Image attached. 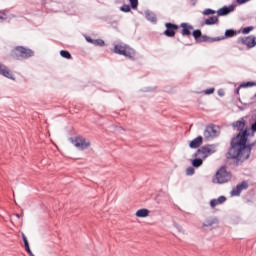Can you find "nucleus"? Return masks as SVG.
Instances as JSON below:
<instances>
[{"mask_svg": "<svg viewBox=\"0 0 256 256\" xmlns=\"http://www.w3.org/2000/svg\"><path fill=\"white\" fill-rule=\"evenodd\" d=\"M234 129H238L239 134L232 139L231 148L228 152L231 159H238V161H247L251 156V146H247V129H245V120L236 121L233 124Z\"/></svg>", "mask_w": 256, "mask_h": 256, "instance_id": "f257e3e1", "label": "nucleus"}, {"mask_svg": "<svg viewBox=\"0 0 256 256\" xmlns=\"http://www.w3.org/2000/svg\"><path fill=\"white\" fill-rule=\"evenodd\" d=\"M69 141L79 151H85L91 147V141L83 136L71 137Z\"/></svg>", "mask_w": 256, "mask_h": 256, "instance_id": "f03ea898", "label": "nucleus"}, {"mask_svg": "<svg viewBox=\"0 0 256 256\" xmlns=\"http://www.w3.org/2000/svg\"><path fill=\"white\" fill-rule=\"evenodd\" d=\"M114 53L118 55H124V57H128V59L135 58V51L133 48L125 45V44H118L114 47Z\"/></svg>", "mask_w": 256, "mask_h": 256, "instance_id": "7ed1b4c3", "label": "nucleus"}, {"mask_svg": "<svg viewBox=\"0 0 256 256\" xmlns=\"http://www.w3.org/2000/svg\"><path fill=\"white\" fill-rule=\"evenodd\" d=\"M213 153H217V145L210 144L198 149L196 157L207 159V157H209V155H213Z\"/></svg>", "mask_w": 256, "mask_h": 256, "instance_id": "20e7f679", "label": "nucleus"}, {"mask_svg": "<svg viewBox=\"0 0 256 256\" xmlns=\"http://www.w3.org/2000/svg\"><path fill=\"white\" fill-rule=\"evenodd\" d=\"M227 181H231V173L227 172L225 168H220L213 179V183L221 184L227 183Z\"/></svg>", "mask_w": 256, "mask_h": 256, "instance_id": "39448f33", "label": "nucleus"}, {"mask_svg": "<svg viewBox=\"0 0 256 256\" xmlns=\"http://www.w3.org/2000/svg\"><path fill=\"white\" fill-rule=\"evenodd\" d=\"M14 55L16 59H29V57H33V52L31 49L18 46L14 50Z\"/></svg>", "mask_w": 256, "mask_h": 256, "instance_id": "423d86ee", "label": "nucleus"}, {"mask_svg": "<svg viewBox=\"0 0 256 256\" xmlns=\"http://www.w3.org/2000/svg\"><path fill=\"white\" fill-rule=\"evenodd\" d=\"M215 137H219V130L214 125L207 126L204 130V138L209 140L215 139Z\"/></svg>", "mask_w": 256, "mask_h": 256, "instance_id": "0eeeda50", "label": "nucleus"}, {"mask_svg": "<svg viewBox=\"0 0 256 256\" xmlns=\"http://www.w3.org/2000/svg\"><path fill=\"white\" fill-rule=\"evenodd\" d=\"M235 35H237V32H235L234 30H226L225 31V36L224 37H217V38H212L210 39L207 36H202V40L203 41H223V39L227 38V37H235Z\"/></svg>", "mask_w": 256, "mask_h": 256, "instance_id": "6e6552de", "label": "nucleus"}, {"mask_svg": "<svg viewBox=\"0 0 256 256\" xmlns=\"http://www.w3.org/2000/svg\"><path fill=\"white\" fill-rule=\"evenodd\" d=\"M249 184L247 182H242L241 184H238L235 188L232 189L231 196L232 197H239L241 195V191H244V189H248Z\"/></svg>", "mask_w": 256, "mask_h": 256, "instance_id": "1a4fd4ad", "label": "nucleus"}, {"mask_svg": "<svg viewBox=\"0 0 256 256\" xmlns=\"http://www.w3.org/2000/svg\"><path fill=\"white\" fill-rule=\"evenodd\" d=\"M165 27L166 30L164 31V35H166V37H175V31L179 29V26L171 23H166Z\"/></svg>", "mask_w": 256, "mask_h": 256, "instance_id": "9d476101", "label": "nucleus"}, {"mask_svg": "<svg viewBox=\"0 0 256 256\" xmlns=\"http://www.w3.org/2000/svg\"><path fill=\"white\" fill-rule=\"evenodd\" d=\"M239 43H242V45H247L249 49H253L256 45L255 36H248L246 38H239Z\"/></svg>", "mask_w": 256, "mask_h": 256, "instance_id": "9b49d317", "label": "nucleus"}, {"mask_svg": "<svg viewBox=\"0 0 256 256\" xmlns=\"http://www.w3.org/2000/svg\"><path fill=\"white\" fill-rule=\"evenodd\" d=\"M0 75H3V77H6L7 79H11L12 81H15V77H13V73L10 69L7 68V66L0 63Z\"/></svg>", "mask_w": 256, "mask_h": 256, "instance_id": "f8f14e48", "label": "nucleus"}, {"mask_svg": "<svg viewBox=\"0 0 256 256\" xmlns=\"http://www.w3.org/2000/svg\"><path fill=\"white\" fill-rule=\"evenodd\" d=\"M235 11V5L225 6L218 10V15L223 17L224 15H229V13H233Z\"/></svg>", "mask_w": 256, "mask_h": 256, "instance_id": "ddd939ff", "label": "nucleus"}, {"mask_svg": "<svg viewBox=\"0 0 256 256\" xmlns=\"http://www.w3.org/2000/svg\"><path fill=\"white\" fill-rule=\"evenodd\" d=\"M180 27L182 28L181 34L184 37H189V35H191V31H193V26L187 24V23H182L180 25Z\"/></svg>", "mask_w": 256, "mask_h": 256, "instance_id": "4468645a", "label": "nucleus"}, {"mask_svg": "<svg viewBox=\"0 0 256 256\" xmlns=\"http://www.w3.org/2000/svg\"><path fill=\"white\" fill-rule=\"evenodd\" d=\"M201 145H203V137L202 136H198L197 138H195L194 140H192L189 143L190 149H198V147H201Z\"/></svg>", "mask_w": 256, "mask_h": 256, "instance_id": "2eb2a0df", "label": "nucleus"}, {"mask_svg": "<svg viewBox=\"0 0 256 256\" xmlns=\"http://www.w3.org/2000/svg\"><path fill=\"white\" fill-rule=\"evenodd\" d=\"M225 201H227V198H225V196H220L218 199H212L210 201V207H212V209H215L217 205H223Z\"/></svg>", "mask_w": 256, "mask_h": 256, "instance_id": "dca6fc26", "label": "nucleus"}, {"mask_svg": "<svg viewBox=\"0 0 256 256\" xmlns=\"http://www.w3.org/2000/svg\"><path fill=\"white\" fill-rule=\"evenodd\" d=\"M219 223V220H217V218H207L204 222H203V227H213V225H217Z\"/></svg>", "mask_w": 256, "mask_h": 256, "instance_id": "f3484780", "label": "nucleus"}, {"mask_svg": "<svg viewBox=\"0 0 256 256\" xmlns=\"http://www.w3.org/2000/svg\"><path fill=\"white\" fill-rule=\"evenodd\" d=\"M149 213L150 211L148 209H139L138 211H136V217H139V218H145V217H149Z\"/></svg>", "mask_w": 256, "mask_h": 256, "instance_id": "a211bd4d", "label": "nucleus"}, {"mask_svg": "<svg viewBox=\"0 0 256 256\" xmlns=\"http://www.w3.org/2000/svg\"><path fill=\"white\" fill-rule=\"evenodd\" d=\"M146 19L151 21V23H155L157 21V16L153 12L147 11L145 12Z\"/></svg>", "mask_w": 256, "mask_h": 256, "instance_id": "6ab92c4d", "label": "nucleus"}, {"mask_svg": "<svg viewBox=\"0 0 256 256\" xmlns=\"http://www.w3.org/2000/svg\"><path fill=\"white\" fill-rule=\"evenodd\" d=\"M218 22H219V18H217V16H212L205 20L206 25H215Z\"/></svg>", "mask_w": 256, "mask_h": 256, "instance_id": "aec40b11", "label": "nucleus"}, {"mask_svg": "<svg viewBox=\"0 0 256 256\" xmlns=\"http://www.w3.org/2000/svg\"><path fill=\"white\" fill-rule=\"evenodd\" d=\"M201 165H203V158L200 157V158H196V159L192 160L193 167L198 168V167H201Z\"/></svg>", "mask_w": 256, "mask_h": 256, "instance_id": "412c9836", "label": "nucleus"}, {"mask_svg": "<svg viewBox=\"0 0 256 256\" xmlns=\"http://www.w3.org/2000/svg\"><path fill=\"white\" fill-rule=\"evenodd\" d=\"M60 55H61V57H63L64 59H71V53H69V51L61 50V51H60Z\"/></svg>", "mask_w": 256, "mask_h": 256, "instance_id": "4be33fe9", "label": "nucleus"}, {"mask_svg": "<svg viewBox=\"0 0 256 256\" xmlns=\"http://www.w3.org/2000/svg\"><path fill=\"white\" fill-rule=\"evenodd\" d=\"M92 45H96V47H103V45H105V41H103L101 39H96V40H94Z\"/></svg>", "mask_w": 256, "mask_h": 256, "instance_id": "5701e85b", "label": "nucleus"}, {"mask_svg": "<svg viewBox=\"0 0 256 256\" xmlns=\"http://www.w3.org/2000/svg\"><path fill=\"white\" fill-rule=\"evenodd\" d=\"M120 11H123V13H129V11H131V7L129 5H123L120 8Z\"/></svg>", "mask_w": 256, "mask_h": 256, "instance_id": "b1692460", "label": "nucleus"}, {"mask_svg": "<svg viewBox=\"0 0 256 256\" xmlns=\"http://www.w3.org/2000/svg\"><path fill=\"white\" fill-rule=\"evenodd\" d=\"M203 15H215V10H212V9H205L203 11Z\"/></svg>", "mask_w": 256, "mask_h": 256, "instance_id": "393cba45", "label": "nucleus"}, {"mask_svg": "<svg viewBox=\"0 0 256 256\" xmlns=\"http://www.w3.org/2000/svg\"><path fill=\"white\" fill-rule=\"evenodd\" d=\"M251 31H253V26L244 28L242 33H244V35H247V34L251 33Z\"/></svg>", "mask_w": 256, "mask_h": 256, "instance_id": "a878e982", "label": "nucleus"}, {"mask_svg": "<svg viewBox=\"0 0 256 256\" xmlns=\"http://www.w3.org/2000/svg\"><path fill=\"white\" fill-rule=\"evenodd\" d=\"M130 4L132 9H137V5H139V1L138 0H130Z\"/></svg>", "mask_w": 256, "mask_h": 256, "instance_id": "bb28decb", "label": "nucleus"}, {"mask_svg": "<svg viewBox=\"0 0 256 256\" xmlns=\"http://www.w3.org/2000/svg\"><path fill=\"white\" fill-rule=\"evenodd\" d=\"M186 175H195V169L193 167L187 168Z\"/></svg>", "mask_w": 256, "mask_h": 256, "instance_id": "cd10ccee", "label": "nucleus"}, {"mask_svg": "<svg viewBox=\"0 0 256 256\" xmlns=\"http://www.w3.org/2000/svg\"><path fill=\"white\" fill-rule=\"evenodd\" d=\"M193 37L197 40L199 37H201V30H195L193 32Z\"/></svg>", "mask_w": 256, "mask_h": 256, "instance_id": "c85d7f7f", "label": "nucleus"}, {"mask_svg": "<svg viewBox=\"0 0 256 256\" xmlns=\"http://www.w3.org/2000/svg\"><path fill=\"white\" fill-rule=\"evenodd\" d=\"M205 95H213L215 93V88H209L204 91Z\"/></svg>", "mask_w": 256, "mask_h": 256, "instance_id": "c756f323", "label": "nucleus"}, {"mask_svg": "<svg viewBox=\"0 0 256 256\" xmlns=\"http://www.w3.org/2000/svg\"><path fill=\"white\" fill-rule=\"evenodd\" d=\"M253 85H255V83L253 82H247V83H243L240 85V87L245 88V87H253Z\"/></svg>", "mask_w": 256, "mask_h": 256, "instance_id": "7c9ffc66", "label": "nucleus"}, {"mask_svg": "<svg viewBox=\"0 0 256 256\" xmlns=\"http://www.w3.org/2000/svg\"><path fill=\"white\" fill-rule=\"evenodd\" d=\"M175 227L176 229H178L179 233H185V229H183V226L176 224Z\"/></svg>", "mask_w": 256, "mask_h": 256, "instance_id": "2f4dec72", "label": "nucleus"}, {"mask_svg": "<svg viewBox=\"0 0 256 256\" xmlns=\"http://www.w3.org/2000/svg\"><path fill=\"white\" fill-rule=\"evenodd\" d=\"M0 19H2V21H5V19H7V14H5V12L0 11Z\"/></svg>", "mask_w": 256, "mask_h": 256, "instance_id": "473e14b6", "label": "nucleus"}, {"mask_svg": "<svg viewBox=\"0 0 256 256\" xmlns=\"http://www.w3.org/2000/svg\"><path fill=\"white\" fill-rule=\"evenodd\" d=\"M22 239H23V241H24L25 247H28L29 241H27V237L25 236V234L22 235Z\"/></svg>", "mask_w": 256, "mask_h": 256, "instance_id": "72a5a7b5", "label": "nucleus"}, {"mask_svg": "<svg viewBox=\"0 0 256 256\" xmlns=\"http://www.w3.org/2000/svg\"><path fill=\"white\" fill-rule=\"evenodd\" d=\"M250 0H237L238 5H244V3H248Z\"/></svg>", "mask_w": 256, "mask_h": 256, "instance_id": "f704fd0d", "label": "nucleus"}, {"mask_svg": "<svg viewBox=\"0 0 256 256\" xmlns=\"http://www.w3.org/2000/svg\"><path fill=\"white\" fill-rule=\"evenodd\" d=\"M218 95H219L220 97H223V96L225 95V92L220 89V90H218Z\"/></svg>", "mask_w": 256, "mask_h": 256, "instance_id": "c9c22d12", "label": "nucleus"}, {"mask_svg": "<svg viewBox=\"0 0 256 256\" xmlns=\"http://www.w3.org/2000/svg\"><path fill=\"white\" fill-rule=\"evenodd\" d=\"M86 41H88V43H91V44L93 45V42H94L95 40H93V39H91V38H89V37H86Z\"/></svg>", "mask_w": 256, "mask_h": 256, "instance_id": "e433bc0d", "label": "nucleus"}, {"mask_svg": "<svg viewBox=\"0 0 256 256\" xmlns=\"http://www.w3.org/2000/svg\"><path fill=\"white\" fill-rule=\"evenodd\" d=\"M239 89H241V86L236 89V94L239 95Z\"/></svg>", "mask_w": 256, "mask_h": 256, "instance_id": "4c0bfd02", "label": "nucleus"}, {"mask_svg": "<svg viewBox=\"0 0 256 256\" xmlns=\"http://www.w3.org/2000/svg\"><path fill=\"white\" fill-rule=\"evenodd\" d=\"M15 216L17 217V219H19V217H20L19 214H15Z\"/></svg>", "mask_w": 256, "mask_h": 256, "instance_id": "58836bf2", "label": "nucleus"}]
</instances>
